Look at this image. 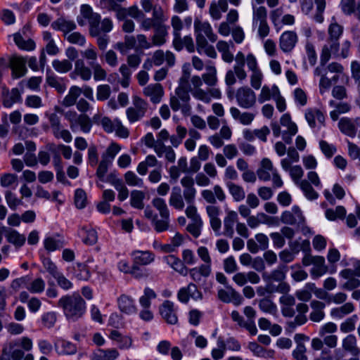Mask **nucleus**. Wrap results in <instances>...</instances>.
Here are the masks:
<instances>
[{
  "label": "nucleus",
  "instance_id": "1",
  "mask_svg": "<svg viewBox=\"0 0 360 360\" xmlns=\"http://www.w3.org/2000/svg\"><path fill=\"white\" fill-rule=\"evenodd\" d=\"M207 72L202 76L193 75L191 79L189 91L193 98L197 101L208 104L212 98L220 99L221 91L214 87L217 82V69L212 64L207 65Z\"/></svg>",
  "mask_w": 360,
  "mask_h": 360
},
{
  "label": "nucleus",
  "instance_id": "2",
  "mask_svg": "<svg viewBox=\"0 0 360 360\" xmlns=\"http://www.w3.org/2000/svg\"><path fill=\"white\" fill-rule=\"evenodd\" d=\"M194 32L196 41V50L199 53L204 52L211 58L217 57V52L213 46L208 44L207 40L214 43L217 40V36L207 21L195 20L194 22Z\"/></svg>",
  "mask_w": 360,
  "mask_h": 360
},
{
  "label": "nucleus",
  "instance_id": "3",
  "mask_svg": "<svg viewBox=\"0 0 360 360\" xmlns=\"http://www.w3.org/2000/svg\"><path fill=\"white\" fill-rule=\"evenodd\" d=\"M80 11L82 18L88 21L90 36L96 38V43L100 50H105L110 42V37L100 32V14L94 12L91 7L87 4H83Z\"/></svg>",
  "mask_w": 360,
  "mask_h": 360
},
{
  "label": "nucleus",
  "instance_id": "4",
  "mask_svg": "<svg viewBox=\"0 0 360 360\" xmlns=\"http://www.w3.org/2000/svg\"><path fill=\"white\" fill-rule=\"evenodd\" d=\"M58 307L63 309L68 321H77L86 312V302L77 293L61 297L58 302Z\"/></svg>",
  "mask_w": 360,
  "mask_h": 360
},
{
  "label": "nucleus",
  "instance_id": "5",
  "mask_svg": "<svg viewBox=\"0 0 360 360\" xmlns=\"http://www.w3.org/2000/svg\"><path fill=\"white\" fill-rule=\"evenodd\" d=\"M32 341L28 337H22L6 342L2 348V355L8 356L12 360H22L25 352L32 349Z\"/></svg>",
  "mask_w": 360,
  "mask_h": 360
},
{
  "label": "nucleus",
  "instance_id": "6",
  "mask_svg": "<svg viewBox=\"0 0 360 360\" xmlns=\"http://www.w3.org/2000/svg\"><path fill=\"white\" fill-rule=\"evenodd\" d=\"M189 86H178L174 94H171L169 98V105L172 110L174 112L181 110L185 116H188L191 113L192 107L190 104L191 96L189 94Z\"/></svg>",
  "mask_w": 360,
  "mask_h": 360
},
{
  "label": "nucleus",
  "instance_id": "7",
  "mask_svg": "<svg viewBox=\"0 0 360 360\" xmlns=\"http://www.w3.org/2000/svg\"><path fill=\"white\" fill-rule=\"evenodd\" d=\"M252 25L254 29L257 30V36L259 39H264L270 33V26L267 21V9L264 6H257L252 4Z\"/></svg>",
  "mask_w": 360,
  "mask_h": 360
},
{
  "label": "nucleus",
  "instance_id": "8",
  "mask_svg": "<svg viewBox=\"0 0 360 360\" xmlns=\"http://www.w3.org/2000/svg\"><path fill=\"white\" fill-rule=\"evenodd\" d=\"M343 70V66L338 63L333 62L328 65L320 63V65L314 70V75L320 77L319 90L321 94L328 90L332 85V80L327 77L328 72L342 73Z\"/></svg>",
  "mask_w": 360,
  "mask_h": 360
},
{
  "label": "nucleus",
  "instance_id": "9",
  "mask_svg": "<svg viewBox=\"0 0 360 360\" xmlns=\"http://www.w3.org/2000/svg\"><path fill=\"white\" fill-rule=\"evenodd\" d=\"M236 98L238 105L245 109L254 107L257 101L255 93L248 86L238 88L236 93Z\"/></svg>",
  "mask_w": 360,
  "mask_h": 360
},
{
  "label": "nucleus",
  "instance_id": "10",
  "mask_svg": "<svg viewBox=\"0 0 360 360\" xmlns=\"http://www.w3.org/2000/svg\"><path fill=\"white\" fill-rule=\"evenodd\" d=\"M338 128L345 135L354 138L360 128V117H342L338 122Z\"/></svg>",
  "mask_w": 360,
  "mask_h": 360
},
{
  "label": "nucleus",
  "instance_id": "11",
  "mask_svg": "<svg viewBox=\"0 0 360 360\" xmlns=\"http://www.w3.org/2000/svg\"><path fill=\"white\" fill-rule=\"evenodd\" d=\"M283 223L290 225H300L304 222L305 218L297 205H294L290 210L284 211L281 216Z\"/></svg>",
  "mask_w": 360,
  "mask_h": 360
},
{
  "label": "nucleus",
  "instance_id": "12",
  "mask_svg": "<svg viewBox=\"0 0 360 360\" xmlns=\"http://www.w3.org/2000/svg\"><path fill=\"white\" fill-rule=\"evenodd\" d=\"M339 39L328 38L326 44L323 46L320 61L322 64H326L332 56H339Z\"/></svg>",
  "mask_w": 360,
  "mask_h": 360
},
{
  "label": "nucleus",
  "instance_id": "13",
  "mask_svg": "<svg viewBox=\"0 0 360 360\" xmlns=\"http://www.w3.org/2000/svg\"><path fill=\"white\" fill-rule=\"evenodd\" d=\"M159 312L167 323L174 325L178 322V317L172 302L165 300L159 307Z\"/></svg>",
  "mask_w": 360,
  "mask_h": 360
},
{
  "label": "nucleus",
  "instance_id": "14",
  "mask_svg": "<svg viewBox=\"0 0 360 360\" xmlns=\"http://www.w3.org/2000/svg\"><path fill=\"white\" fill-rule=\"evenodd\" d=\"M298 36L294 31H285L279 38V47L284 53H289L295 47Z\"/></svg>",
  "mask_w": 360,
  "mask_h": 360
},
{
  "label": "nucleus",
  "instance_id": "15",
  "mask_svg": "<svg viewBox=\"0 0 360 360\" xmlns=\"http://www.w3.org/2000/svg\"><path fill=\"white\" fill-rule=\"evenodd\" d=\"M143 94L150 98V101L157 104L160 103L164 96V89L162 84L159 83L151 84L143 89Z\"/></svg>",
  "mask_w": 360,
  "mask_h": 360
},
{
  "label": "nucleus",
  "instance_id": "16",
  "mask_svg": "<svg viewBox=\"0 0 360 360\" xmlns=\"http://www.w3.org/2000/svg\"><path fill=\"white\" fill-rule=\"evenodd\" d=\"M218 297L224 302H232L235 305H240L243 302L242 296L232 287H228L226 290H219L218 291Z\"/></svg>",
  "mask_w": 360,
  "mask_h": 360
},
{
  "label": "nucleus",
  "instance_id": "17",
  "mask_svg": "<svg viewBox=\"0 0 360 360\" xmlns=\"http://www.w3.org/2000/svg\"><path fill=\"white\" fill-rule=\"evenodd\" d=\"M181 184L184 187V197L187 203L194 202L196 195V189L194 186V180L190 176H185L181 179Z\"/></svg>",
  "mask_w": 360,
  "mask_h": 360
},
{
  "label": "nucleus",
  "instance_id": "18",
  "mask_svg": "<svg viewBox=\"0 0 360 360\" xmlns=\"http://www.w3.org/2000/svg\"><path fill=\"white\" fill-rule=\"evenodd\" d=\"M305 118L311 128L321 127L324 125L325 117L323 112L316 108L307 109L305 112Z\"/></svg>",
  "mask_w": 360,
  "mask_h": 360
},
{
  "label": "nucleus",
  "instance_id": "19",
  "mask_svg": "<svg viewBox=\"0 0 360 360\" xmlns=\"http://www.w3.org/2000/svg\"><path fill=\"white\" fill-rule=\"evenodd\" d=\"M117 305L119 309L124 314L131 315L137 311L134 300L129 295H121L117 298Z\"/></svg>",
  "mask_w": 360,
  "mask_h": 360
},
{
  "label": "nucleus",
  "instance_id": "20",
  "mask_svg": "<svg viewBox=\"0 0 360 360\" xmlns=\"http://www.w3.org/2000/svg\"><path fill=\"white\" fill-rule=\"evenodd\" d=\"M172 44L175 50L180 51L185 48L188 52L193 53L195 51L196 46L194 44V41L191 35H186L184 37L181 34L173 38Z\"/></svg>",
  "mask_w": 360,
  "mask_h": 360
},
{
  "label": "nucleus",
  "instance_id": "21",
  "mask_svg": "<svg viewBox=\"0 0 360 360\" xmlns=\"http://www.w3.org/2000/svg\"><path fill=\"white\" fill-rule=\"evenodd\" d=\"M51 26L53 30L62 32L64 37L77 28V25L73 20L63 17H60L53 21Z\"/></svg>",
  "mask_w": 360,
  "mask_h": 360
},
{
  "label": "nucleus",
  "instance_id": "22",
  "mask_svg": "<svg viewBox=\"0 0 360 360\" xmlns=\"http://www.w3.org/2000/svg\"><path fill=\"white\" fill-rule=\"evenodd\" d=\"M226 217L224 219V236L233 238L234 234V224L238 221V214L234 210H226Z\"/></svg>",
  "mask_w": 360,
  "mask_h": 360
},
{
  "label": "nucleus",
  "instance_id": "23",
  "mask_svg": "<svg viewBox=\"0 0 360 360\" xmlns=\"http://www.w3.org/2000/svg\"><path fill=\"white\" fill-rule=\"evenodd\" d=\"M184 193L179 186H174L169 198V204L176 210L181 211L185 207Z\"/></svg>",
  "mask_w": 360,
  "mask_h": 360
},
{
  "label": "nucleus",
  "instance_id": "24",
  "mask_svg": "<svg viewBox=\"0 0 360 360\" xmlns=\"http://www.w3.org/2000/svg\"><path fill=\"white\" fill-rule=\"evenodd\" d=\"M26 60L22 57L13 56L11 59V68L12 76L14 79L24 76L27 72L25 67Z\"/></svg>",
  "mask_w": 360,
  "mask_h": 360
},
{
  "label": "nucleus",
  "instance_id": "25",
  "mask_svg": "<svg viewBox=\"0 0 360 360\" xmlns=\"http://www.w3.org/2000/svg\"><path fill=\"white\" fill-rule=\"evenodd\" d=\"M281 124L287 128V131L283 133V139L286 143H290L291 139L286 136V134L290 136H294L297 132V127L295 123L291 120V117L288 113L282 115L280 120Z\"/></svg>",
  "mask_w": 360,
  "mask_h": 360
},
{
  "label": "nucleus",
  "instance_id": "26",
  "mask_svg": "<svg viewBox=\"0 0 360 360\" xmlns=\"http://www.w3.org/2000/svg\"><path fill=\"white\" fill-rule=\"evenodd\" d=\"M133 264L139 266H146L155 259V255L150 251L134 250L131 252Z\"/></svg>",
  "mask_w": 360,
  "mask_h": 360
},
{
  "label": "nucleus",
  "instance_id": "27",
  "mask_svg": "<svg viewBox=\"0 0 360 360\" xmlns=\"http://www.w3.org/2000/svg\"><path fill=\"white\" fill-rule=\"evenodd\" d=\"M167 36L168 26L157 25L155 29H154V33L150 39L153 46H160L165 44L167 41Z\"/></svg>",
  "mask_w": 360,
  "mask_h": 360
},
{
  "label": "nucleus",
  "instance_id": "28",
  "mask_svg": "<svg viewBox=\"0 0 360 360\" xmlns=\"http://www.w3.org/2000/svg\"><path fill=\"white\" fill-rule=\"evenodd\" d=\"M228 8V0L212 1L210 6L209 13L213 20H218L221 18L222 13L227 11Z\"/></svg>",
  "mask_w": 360,
  "mask_h": 360
},
{
  "label": "nucleus",
  "instance_id": "29",
  "mask_svg": "<svg viewBox=\"0 0 360 360\" xmlns=\"http://www.w3.org/2000/svg\"><path fill=\"white\" fill-rule=\"evenodd\" d=\"M91 69L85 65L83 59L75 60L74 71L70 75L72 78H75V75H77L84 81H88L91 79Z\"/></svg>",
  "mask_w": 360,
  "mask_h": 360
},
{
  "label": "nucleus",
  "instance_id": "30",
  "mask_svg": "<svg viewBox=\"0 0 360 360\" xmlns=\"http://www.w3.org/2000/svg\"><path fill=\"white\" fill-rule=\"evenodd\" d=\"M230 114L233 120L238 121L243 125H250L255 119V114L250 112H241L236 107H231Z\"/></svg>",
  "mask_w": 360,
  "mask_h": 360
},
{
  "label": "nucleus",
  "instance_id": "31",
  "mask_svg": "<svg viewBox=\"0 0 360 360\" xmlns=\"http://www.w3.org/2000/svg\"><path fill=\"white\" fill-rule=\"evenodd\" d=\"M94 124L101 125L103 129L107 133H112L115 128V119L111 120L108 117L103 116L101 113L98 112L92 117Z\"/></svg>",
  "mask_w": 360,
  "mask_h": 360
},
{
  "label": "nucleus",
  "instance_id": "32",
  "mask_svg": "<svg viewBox=\"0 0 360 360\" xmlns=\"http://www.w3.org/2000/svg\"><path fill=\"white\" fill-rule=\"evenodd\" d=\"M108 182L118 191L117 197L120 201H123L128 198L129 190L124 184L122 179L117 178L115 174H111L108 179Z\"/></svg>",
  "mask_w": 360,
  "mask_h": 360
},
{
  "label": "nucleus",
  "instance_id": "33",
  "mask_svg": "<svg viewBox=\"0 0 360 360\" xmlns=\"http://www.w3.org/2000/svg\"><path fill=\"white\" fill-rule=\"evenodd\" d=\"M311 307V312L309 315V319L314 322H320L325 317V313L323 309L325 308V304L318 300H312L310 303Z\"/></svg>",
  "mask_w": 360,
  "mask_h": 360
},
{
  "label": "nucleus",
  "instance_id": "34",
  "mask_svg": "<svg viewBox=\"0 0 360 360\" xmlns=\"http://www.w3.org/2000/svg\"><path fill=\"white\" fill-rule=\"evenodd\" d=\"M5 237L9 243L13 244L17 248L22 247L26 241L25 236L15 229L7 230Z\"/></svg>",
  "mask_w": 360,
  "mask_h": 360
},
{
  "label": "nucleus",
  "instance_id": "35",
  "mask_svg": "<svg viewBox=\"0 0 360 360\" xmlns=\"http://www.w3.org/2000/svg\"><path fill=\"white\" fill-rule=\"evenodd\" d=\"M229 194L235 202H241L245 198V191L243 186L232 181L226 184Z\"/></svg>",
  "mask_w": 360,
  "mask_h": 360
},
{
  "label": "nucleus",
  "instance_id": "36",
  "mask_svg": "<svg viewBox=\"0 0 360 360\" xmlns=\"http://www.w3.org/2000/svg\"><path fill=\"white\" fill-rule=\"evenodd\" d=\"M342 347L344 351L348 352L353 355H357L360 349L357 347V340L354 335H347L342 341Z\"/></svg>",
  "mask_w": 360,
  "mask_h": 360
},
{
  "label": "nucleus",
  "instance_id": "37",
  "mask_svg": "<svg viewBox=\"0 0 360 360\" xmlns=\"http://www.w3.org/2000/svg\"><path fill=\"white\" fill-rule=\"evenodd\" d=\"M314 267L311 269L310 274L314 278H317L328 271V266L326 265L325 259L322 256H316Z\"/></svg>",
  "mask_w": 360,
  "mask_h": 360
},
{
  "label": "nucleus",
  "instance_id": "38",
  "mask_svg": "<svg viewBox=\"0 0 360 360\" xmlns=\"http://www.w3.org/2000/svg\"><path fill=\"white\" fill-rule=\"evenodd\" d=\"M354 310V306L352 302H346L343 305L331 309L330 316L336 319H341L351 314Z\"/></svg>",
  "mask_w": 360,
  "mask_h": 360
},
{
  "label": "nucleus",
  "instance_id": "39",
  "mask_svg": "<svg viewBox=\"0 0 360 360\" xmlns=\"http://www.w3.org/2000/svg\"><path fill=\"white\" fill-rule=\"evenodd\" d=\"M159 161L153 155H148L146 159L141 162L136 168L137 172L142 176L147 174L148 167H155L159 165Z\"/></svg>",
  "mask_w": 360,
  "mask_h": 360
},
{
  "label": "nucleus",
  "instance_id": "40",
  "mask_svg": "<svg viewBox=\"0 0 360 360\" xmlns=\"http://www.w3.org/2000/svg\"><path fill=\"white\" fill-rule=\"evenodd\" d=\"M279 89L276 85H273L271 88L266 85L262 86L258 96V101L263 103L269 101L271 98H274L279 93Z\"/></svg>",
  "mask_w": 360,
  "mask_h": 360
},
{
  "label": "nucleus",
  "instance_id": "41",
  "mask_svg": "<svg viewBox=\"0 0 360 360\" xmlns=\"http://www.w3.org/2000/svg\"><path fill=\"white\" fill-rule=\"evenodd\" d=\"M330 105L335 108L330 112V116L333 121L338 120L340 114L347 113L351 110V105L346 102L335 103L334 101H330Z\"/></svg>",
  "mask_w": 360,
  "mask_h": 360
},
{
  "label": "nucleus",
  "instance_id": "42",
  "mask_svg": "<svg viewBox=\"0 0 360 360\" xmlns=\"http://www.w3.org/2000/svg\"><path fill=\"white\" fill-rule=\"evenodd\" d=\"M119 355V352L115 348L98 349L94 353L92 360H115Z\"/></svg>",
  "mask_w": 360,
  "mask_h": 360
},
{
  "label": "nucleus",
  "instance_id": "43",
  "mask_svg": "<svg viewBox=\"0 0 360 360\" xmlns=\"http://www.w3.org/2000/svg\"><path fill=\"white\" fill-rule=\"evenodd\" d=\"M211 273L210 265H200L198 268L191 269L189 271V274L192 279L199 283L202 281V277H207Z\"/></svg>",
  "mask_w": 360,
  "mask_h": 360
},
{
  "label": "nucleus",
  "instance_id": "44",
  "mask_svg": "<svg viewBox=\"0 0 360 360\" xmlns=\"http://www.w3.org/2000/svg\"><path fill=\"white\" fill-rule=\"evenodd\" d=\"M82 94V89L77 86H72L68 94L63 98L62 104L64 106L70 107L76 103L77 99Z\"/></svg>",
  "mask_w": 360,
  "mask_h": 360
},
{
  "label": "nucleus",
  "instance_id": "45",
  "mask_svg": "<svg viewBox=\"0 0 360 360\" xmlns=\"http://www.w3.org/2000/svg\"><path fill=\"white\" fill-rule=\"evenodd\" d=\"M56 347L59 354L72 355L77 352V347L70 342L60 340L56 344Z\"/></svg>",
  "mask_w": 360,
  "mask_h": 360
},
{
  "label": "nucleus",
  "instance_id": "46",
  "mask_svg": "<svg viewBox=\"0 0 360 360\" xmlns=\"http://www.w3.org/2000/svg\"><path fill=\"white\" fill-rule=\"evenodd\" d=\"M157 297L156 292L150 288H144L143 294L139 297V302L141 307H150L151 301Z\"/></svg>",
  "mask_w": 360,
  "mask_h": 360
},
{
  "label": "nucleus",
  "instance_id": "47",
  "mask_svg": "<svg viewBox=\"0 0 360 360\" xmlns=\"http://www.w3.org/2000/svg\"><path fill=\"white\" fill-rule=\"evenodd\" d=\"M165 262L169 264L172 269L182 275H186L187 273L186 268L183 262L174 255H168L165 258Z\"/></svg>",
  "mask_w": 360,
  "mask_h": 360
},
{
  "label": "nucleus",
  "instance_id": "48",
  "mask_svg": "<svg viewBox=\"0 0 360 360\" xmlns=\"http://www.w3.org/2000/svg\"><path fill=\"white\" fill-rule=\"evenodd\" d=\"M130 204L132 207L142 210L144 207L145 193L141 191L134 190L131 192Z\"/></svg>",
  "mask_w": 360,
  "mask_h": 360
},
{
  "label": "nucleus",
  "instance_id": "49",
  "mask_svg": "<svg viewBox=\"0 0 360 360\" xmlns=\"http://www.w3.org/2000/svg\"><path fill=\"white\" fill-rule=\"evenodd\" d=\"M151 203L159 212L161 217L169 218V210L164 199L161 198H155L153 199Z\"/></svg>",
  "mask_w": 360,
  "mask_h": 360
},
{
  "label": "nucleus",
  "instance_id": "50",
  "mask_svg": "<svg viewBox=\"0 0 360 360\" xmlns=\"http://www.w3.org/2000/svg\"><path fill=\"white\" fill-rule=\"evenodd\" d=\"M121 148L116 143H111L106 150L102 154L101 160L112 164L116 155L119 153Z\"/></svg>",
  "mask_w": 360,
  "mask_h": 360
},
{
  "label": "nucleus",
  "instance_id": "51",
  "mask_svg": "<svg viewBox=\"0 0 360 360\" xmlns=\"http://www.w3.org/2000/svg\"><path fill=\"white\" fill-rule=\"evenodd\" d=\"M80 234L82 236L83 242L86 245H92L97 242V233L92 229L84 227L81 229Z\"/></svg>",
  "mask_w": 360,
  "mask_h": 360
},
{
  "label": "nucleus",
  "instance_id": "52",
  "mask_svg": "<svg viewBox=\"0 0 360 360\" xmlns=\"http://www.w3.org/2000/svg\"><path fill=\"white\" fill-rule=\"evenodd\" d=\"M52 66L58 72L66 73L72 69V64L71 61L68 59H55L52 62Z\"/></svg>",
  "mask_w": 360,
  "mask_h": 360
},
{
  "label": "nucleus",
  "instance_id": "53",
  "mask_svg": "<svg viewBox=\"0 0 360 360\" xmlns=\"http://www.w3.org/2000/svg\"><path fill=\"white\" fill-rule=\"evenodd\" d=\"M303 191L305 197L310 200L316 199L319 194L314 191L310 183L307 180H302L298 185Z\"/></svg>",
  "mask_w": 360,
  "mask_h": 360
},
{
  "label": "nucleus",
  "instance_id": "54",
  "mask_svg": "<svg viewBox=\"0 0 360 360\" xmlns=\"http://www.w3.org/2000/svg\"><path fill=\"white\" fill-rule=\"evenodd\" d=\"M82 57L89 61L90 66L94 63H96L98 60V51L93 45L90 44L87 49L81 51Z\"/></svg>",
  "mask_w": 360,
  "mask_h": 360
},
{
  "label": "nucleus",
  "instance_id": "55",
  "mask_svg": "<svg viewBox=\"0 0 360 360\" xmlns=\"http://www.w3.org/2000/svg\"><path fill=\"white\" fill-rule=\"evenodd\" d=\"M13 39L15 44L21 49L31 51L35 47V44L32 40H24L19 33H15L13 35Z\"/></svg>",
  "mask_w": 360,
  "mask_h": 360
},
{
  "label": "nucleus",
  "instance_id": "56",
  "mask_svg": "<svg viewBox=\"0 0 360 360\" xmlns=\"http://www.w3.org/2000/svg\"><path fill=\"white\" fill-rule=\"evenodd\" d=\"M65 39L70 44L78 45L79 46H85L86 42L85 36L79 32L72 31L70 34L65 37Z\"/></svg>",
  "mask_w": 360,
  "mask_h": 360
},
{
  "label": "nucleus",
  "instance_id": "57",
  "mask_svg": "<svg viewBox=\"0 0 360 360\" xmlns=\"http://www.w3.org/2000/svg\"><path fill=\"white\" fill-rule=\"evenodd\" d=\"M155 153L159 158H161L164 154L165 159L169 162H174L176 160V154L172 146H162L155 149Z\"/></svg>",
  "mask_w": 360,
  "mask_h": 360
},
{
  "label": "nucleus",
  "instance_id": "58",
  "mask_svg": "<svg viewBox=\"0 0 360 360\" xmlns=\"http://www.w3.org/2000/svg\"><path fill=\"white\" fill-rule=\"evenodd\" d=\"M259 309L265 312L275 315L277 312V307L269 298H263L259 302Z\"/></svg>",
  "mask_w": 360,
  "mask_h": 360
},
{
  "label": "nucleus",
  "instance_id": "59",
  "mask_svg": "<svg viewBox=\"0 0 360 360\" xmlns=\"http://www.w3.org/2000/svg\"><path fill=\"white\" fill-rule=\"evenodd\" d=\"M44 248L49 252H53L56 250L60 249L63 246V243L61 240L57 239L54 237H47L44 240Z\"/></svg>",
  "mask_w": 360,
  "mask_h": 360
},
{
  "label": "nucleus",
  "instance_id": "60",
  "mask_svg": "<svg viewBox=\"0 0 360 360\" xmlns=\"http://www.w3.org/2000/svg\"><path fill=\"white\" fill-rule=\"evenodd\" d=\"M124 177L126 184L129 186L142 187L143 186V180L131 171L127 172Z\"/></svg>",
  "mask_w": 360,
  "mask_h": 360
},
{
  "label": "nucleus",
  "instance_id": "61",
  "mask_svg": "<svg viewBox=\"0 0 360 360\" xmlns=\"http://www.w3.org/2000/svg\"><path fill=\"white\" fill-rule=\"evenodd\" d=\"M110 165L111 163L108 162L105 160H101L100 161L96 172V175L101 181H108V179L112 174H110L107 179H105V175L108 171V168L110 166Z\"/></svg>",
  "mask_w": 360,
  "mask_h": 360
},
{
  "label": "nucleus",
  "instance_id": "62",
  "mask_svg": "<svg viewBox=\"0 0 360 360\" xmlns=\"http://www.w3.org/2000/svg\"><path fill=\"white\" fill-rule=\"evenodd\" d=\"M170 22L172 27L173 38L176 37L179 38V36L181 35V32L184 28L183 20L179 16L174 15L171 18Z\"/></svg>",
  "mask_w": 360,
  "mask_h": 360
},
{
  "label": "nucleus",
  "instance_id": "63",
  "mask_svg": "<svg viewBox=\"0 0 360 360\" xmlns=\"http://www.w3.org/2000/svg\"><path fill=\"white\" fill-rule=\"evenodd\" d=\"M325 214L328 219L333 221L343 218L346 214V210L342 206H338L335 210L327 209Z\"/></svg>",
  "mask_w": 360,
  "mask_h": 360
},
{
  "label": "nucleus",
  "instance_id": "64",
  "mask_svg": "<svg viewBox=\"0 0 360 360\" xmlns=\"http://www.w3.org/2000/svg\"><path fill=\"white\" fill-rule=\"evenodd\" d=\"M5 199L8 207L13 210H15L19 205L22 204V200L11 191L5 192Z\"/></svg>",
  "mask_w": 360,
  "mask_h": 360
}]
</instances>
